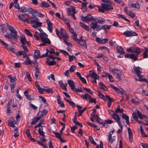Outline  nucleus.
<instances>
[{
	"instance_id": "79ce46f5",
	"label": "nucleus",
	"mask_w": 148,
	"mask_h": 148,
	"mask_svg": "<svg viewBox=\"0 0 148 148\" xmlns=\"http://www.w3.org/2000/svg\"><path fill=\"white\" fill-rule=\"evenodd\" d=\"M80 25L82 27H83L86 30H87L88 31H89V27L85 25V24H84V23H82V22H80Z\"/></svg>"
},
{
	"instance_id": "680f3d73",
	"label": "nucleus",
	"mask_w": 148,
	"mask_h": 148,
	"mask_svg": "<svg viewBox=\"0 0 148 148\" xmlns=\"http://www.w3.org/2000/svg\"><path fill=\"white\" fill-rule=\"evenodd\" d=\"M72 38L75 41H78L79 40V39L77 38V35L76 33H74V34H73Z\"/></svg>"
},
{
	"instance_id": "a18cd8bd",
	"label": "nucleus",
	"mask_w": 148,
	"mask_h": 148,
	"mask_svg": "<svg viewBox=\"0 0 148 148\" xmlns=\"http://www.w3.org/2000/svg\"><path fill=\"white\" fill-rule=\"evenodd\" d=\"M90 97V96L87 93H85L84 94L82 95L81 96V97H82L83 99L86 100H87L88 99H89Z\"/></svg>"
},
{
	"instance_id": "774afa93",
	"label": "nucleus",
	"mask_w": 148,
	"mask_h": 148,
	"mask_svg": "<svg viewBox=\"0 0 148 148\" xmlns=\"http://www.w3.org/2000/svg\"><path fill=\"white\" fill-rule=\"evenodd\" d=\"M91 116L93 117L94 119L96 120L100 118L97 115H95L94 114H91Z\"/></svg>"
},
{
	"instance_id": "ddd939ff",
	"label": "nucleus",
	"mask_w": 148,
	"mask_h": 148,
	"mask_svg": "<svg viewBox=\"0 0 148 148\" xmlns=\"http://www.w3.org/2000/svg\"><path fill=\"white\" fill-rule=\"evenodd\" d=\"M124 12L132 18L135 16V14L131 11L128 10L127 7H125L124 9Z\"/></svg>"
},
{
	"instance_id": "4c0bfd02",
	"label": "nucleus",
	"mask_w": 148,
	"mask_h": 148,
	"mask_svg": "<svg viewBox=\"0 0 148 148\" xmlns=\"http://www.w3.org/2000/svg\"><path fill=\"white\" fill-rule=\"evenodd\" d=\"M28 12H30V13H29L28 14H29L30 15V16H31V13L33 14V13H36L37 12V11L36 10L33 9L31 8H30L28 9Z\"/></svg>"
},
{
	"instance_id": "cd10ccee",
	"label": "nucleus",
	"mask_w": 148,
	"mask_h": 148,
	"mask_svg": "<svg viewBox=\"0 0 148 148\" xmlns=\"http://www.w3.org/2000/svg\"><path fill=\"white\" fill-rule=\"evenodd\" d=\"M136 113L138 115V117L140 119H142L144 118L147 119L146 116L145 115L142 114L138 110H137Z\"/></svg>"
},
{
	"instance_id": "de8ad7c7",
	"label": "nucleus",
	"mask_w": 148,
	"mask_h": 148,
	"mask_svg": "<svg viewBox=\"0 0 148 148\" xmlns=\"http://www.w3.org/2000/svg\"><path fill=\"white\" fill-rule=\"evenodd\" d=\"M20 41L21 43L23 45H24L26 43H27V41H26L25 37H21Z\"/></svg>"
},
{
	"instance_id": "a19ab883",
	"label": "nucleus",
	"mask_w": 148,
	"mask_h": 148,
	"mask_svg": "<svg viewBox=\"0 0 148 148\" xmlns=\"http://www.w3.org/2000/svg\"><path fill=\"white\" fill-rule=\"evenodd\" d=\"M130 7L131 8H134L138 9H139L140 8V6L139 4L137 3L132 4L130 6Z\"/></svg>"
},
{
	"instance_id": "e2e57ef3",
	"label": "nucleus",
	"mask_w": 148,
	"mask_h": 148,
	"mask_svg": "<svg viewBox=\"0 0 148 148\" xmlns=\"http://www.w3.org/2000/svg\"><path fill=\"white\" fill-rule=\"evenodd\" d=\"M84 89L87 92L89 93L91 95H93V92L91 91V90L89 88H87L86 87L84 88Z\"/></svg>"
},
{
	"instance_id": "09e8293b",
	"label": "nucleus",
	"mask_w": 148,
	"mask_h": 148,
	"mask_svg": "<svg viewBox=\"0 0 148 148\" xmlns=\"http://www.w3.org/2000/svg\"><path fill=\"white\" fill-rule=\"evenodd\" d=\"M44 123V120L43 119H41V120L38 123V124L36 125L35 127L34 128H36L38 127H40V126H42L41 125L42 124Z\"/></svg>"
},
{
	"instance_id": "49530a36",
	"label": "nucleus",
	"mask_w": 148,
	"mask_h": 148,
	"mask_svg": "<svg viewBox=\"0 0 148 148\" xmlns=\"http://www.w3.org/2000/svg\"><path fill=\"white\" fill-rule=\"evenodd\" d=\"M138 54H132L131 55L130 58L134 61H136L137 60V56Z\"/></svg>"
},
{
	"instance_id": "0e129e2a",
	"label": "nucleus",
	"mask_w": 148,
	"mask_h": 148,
	"mask_svg": "<svg viewBox=\"0 0 148 148\" xmlns=\"http://www.w3.org/2000/svg\"><path fill=\"white\" fill-rule=\"evenodd\" d=\"M26 75L27 76V79L29 81L31 82L32 81V79L31 77H30V74H29V73L27 72L26 73Z\"/></svg>"
},
{
	"instance_id": "69168bd1",
	"label": "nucleus",
	"mask_w": 148,
	"mask_h": 148,
	"mask_svg": "<svg viewBox=\"0 0 148 148\" xmlns=\"http://www.w3.org/2000/svg\"><path fill=\"white\" fill-rule=\"evenodd\" d=\"M55 31L56 32V34L58 36L59 38H60L61 39H62V37L61 36V34L60 35V32L57 29H56Z\"/></svg>"
},
{
	"instance_id": "a211bd4d",
	"label": "nucleus",
	"mask_w": 148,
	"mask_h": 148,
	"mask_svg": "<svg viewBox=\"0 0 148 148\" xmlns=\"http://www.w3.org/2000/svg\"><path fill=\"white\" fill-rule=\"evenodd\" d=\"M53 133L55 134L56 137L58 138L62 143H64L66 142L65 140H64L62 138V136L58 132H55L53 131Z\"/></svg>"
},
{
	"instance_id": "5701e85b",
	"label": "nucleus",
	"mask_w": 148,
	"mask_h": 148,
	"mask_svg": "<svg viewBox=\"0 0 148 148\" xmlns=\"http://www.w3.org/2000/svg\"><path fill=\"white\" fill-rule=\"evenodd\" d=\"M50 60H49V58H47V62H46V63L49 66H53L56 64V61L53 60V61L49 62Z\"/></svg>"
},
{
	"instance_id": "052dcab7",
	"label": "nucleus",
	"mask_w": 148,
	"mask_h": 148,
	"mask_svg": "<svg viewBox=\"0 0 148 148\" xmlns=\"http://www.w3.org/2000/svg\"><path fill=\"white\" fill-rule=\"evenodd\" d=\"M148 52V49H146L144 51L143 54V58H146L147 57V53Z\"/></svg>"
},
{
	"instance_id": "37998d69",
	"label": "nucleus",
	"mask_w": 148,
	"mask_h": 148,
	"mask_svg": "<svg viewBox=\"0 0 148 148\" xmlns=\"http://www.w3.org/2000/svg\"><path fill=\"white\" fill-rule=\"evenodd\" d=\"M32 62L30 60L28 56H27L26 60L24 62L25 64L26 65H27V64H31Z\"/></svg>"
},
{
	"instance_id": "e433bc0d",
	"label": "nucleus",
	"mask_w": 148,
	"mask_h": 148,
	"mask_svg": "<svg viewBox=\"0 0 148 148\" xmlns=\"http://www.w3.org/2000/svg\"><path fill=\"white\" fill-rule=\"evenodd\" d=\"M99 85L100 87L101 88L105 91H106L107 90V89L105 85H104L103 83L101 82H99Z\"/></svg>"
},
{
	"instance_id": "864d4df0",
	"label": "nucleus",
	"mask_w": 148,
	"mask_h": 148,
	"mask_svg": "<svg viewBox=\"0 0 148 148\" xmlns=\"http://www.w3.org/2000/svg\"><path fill=\"white\" fill-rule=\"evenodd\" d=\"M9 124L10 125L11 127H12L13 128H14V127H15V128H14V130H17V127L14 125L13 123V121H10L9 123Z\"/></svg>"
},
{
	"instance_id": "bf43d9fd",
	"label": "nucleus",
	"mask_w": 148,
	"mask_h": 148,
	"mask_svg": "<svg viewBox=\"0 0 148 148\" xmlns=\"http://www.w3.org/2000/svg\"><path fill=\"white\" fill-rule=\"evenodd\" d=\"M7 112H6L7 114H9L10 113H11V112L10 110V105L9 104H7Z\"/></svg>"
},
{
	"instance_id": "393cba45",
	"label": "nucleus",
	"mask_w": 148,
	"mask_h": 148,
	"mask_svg": "<svg viewBox=\"0 0 148 148\" xmlns=\"http://www.w3.org/2000/svg\"><path fill=\"white\" fill-rule=\"evenodd\" d=\"M61 34L62 35L63 37L66 38H69V36L67 35L66 31L63 29H60Z\"/></svg>"
},
{
	"instance_id": "412c9836",
	"label": "nucleus",
	"mask_w": 148,
	"mask_h": 148,
	"mask_svg": "<svg viewBox=\"0 0 148 148\" xmlns=\"http://www.w3.org/2000/svg\"><path fill=\"white\" fill-rule=\"evenodd\" d=\"M101 7L107 10H111L113 9V7L111 5L103 3L101 4Z\"/></svg>"
},
{
	"instance_id": "473e14b6",
	"label": "nucleus",
	"mask_w": 148,
	"mask_h": 148,
	"mask_svg": "<svg viewBox=\"0 0 148 148\" xmlns=\"http://www.w3.org/2000/svg\"><path fill=\"white\" fill-rule=\"evenodd\" d=\"M88 3L87 2H83L82 4V10L83 12L86 11L87 9V5Z\"/></svg>"
},
{
	"instance_id": "a878e982",
	"label": "nucleus",
	"mask_w": 148,
	"mask_h": 148,
	"mask_svg": "<svg viewBox=\"0 0 148 148\" xmlns=\"http://www.w3.org/2000/svg\"><path fill=\"white\" fill-rule=\"evenodd\" d=\"M132 50V53H136L135 54H139L140 53V50L138 47H131Z\"/></svg>"
},
{
	"instance_id": "1a4fd4ad",
	"label": "nucleus",
	"mask_w": 148,
	"mask_h": 148,
	"mask_svg": "<svg viewBox=\"0 0 148 148\" xmlns=\"http://www.w3.org/2000/svg\"><path fill=\"white\" fill-rule=\"evenodd\" d=\"M124 34L126 37H127L138 35L137 33L135 32H133L131 31H126L124 33Z\"/></svg>"
},
{
	"instance_id": "603ef678",
	"label": "nucleus",
	"mask_w": 148,
	"mask_h": 148,
	"mask_svg": "<svg viewBox=\"0 0 148 148\" xmlns=\"http://www.w3.org/2000/svg\"><path fill=\"white\" fill-rule=\"evenodd\" d=\"M20 11L22 12H28V9L27 8L24 6L22 7L21 8H20Z\"/></svg>"
},
{
	"instance_id": "3c124183",
	"label": "nucleus",
	"mask_w": 148,
	"mask_h": 148,
	"mask_svg": "<svg viewBox=\"0 0 148 148\" xmlns=\"http://www.w3.org/2000/svg\"><path fill=\"white\" fill-rule=\"evenodd\" d=\"M89 101L90 103H94L95 104L96 103V100L95 99H93L91 96L89 99Z\"/></svg>"
},
{
	"instance_id": "8fccbe9b",
	"label": "nucleus",
	"mask_w": 148,
	"mask_h": 148,
	"mask_svg": "<svg viewBox=\"0 0 148 148\" xmlns=\"http://www.w3.org/2000/svg\"><path fill=\"white\" fill-rule=\"evenodd\" d=\"M25 32L26 34L28 36H29L31 37L32 36V34L30 32V31L27 29H24Z\"/></svg>"
},
{
	"instance_id": "58836bf2",
	"label": "nucleus",
	"mask_w": 148,
	"mask_h": 148,
	"mask_svg": "<svg viewBox=\"0 0 148 148\" xmlns=\"http://www.w3.org/2000/svg\"><path fill=\"white\" fill-rule=\"evenodd\" d=\"M112 117L116 122H117L120 120V118L116 113L115 114H114V115Z\"/></svg>"
},
{
	"instance_id": "c03bdc74",
	"label": "nucleus",
	"mask_w": 148,
	"mask_h": 148,
	"mask_svg": "<svg viewBox=\"0 0 148 148\" xmlns=\"http://www.w3.org/2000/svg\"><path fill=\"white\" fill-rule=\"evenodd\" d=\"M140 68L139 67H136L135 66H134L133 69L134 71L136 72L135 74H136L138 73H141V72L140 71Z\"/></svg>"
},
{
	"instance_id": "6ab92c4d",
	"label": "nucleus",
	"mask_w": 148,
	"mask_h": 148,
	"mask_svg": "<svg viewBox=\"0 0 148 148\" xmlns=\"http://www.w3.org/2000/svg\"><path fill=\"white\" fill-rule=\"evenodd\" d=\"M27 14H25L27 16ZM24 14H20L18 16V18L21 20L25 22H26L27 23H29V21L27 18L24 16Z\"/></svg>"
},
{
	"instance_id": "13d9d810",
	"label": "nucleus",
	"mask_w": 148,
	"mask_h": 148,
	"mask_svg": "<svg viewBox=\"0 0 148 148\" xmlns=\"http://www.w3.org/2000/svg\"><path fill=\"white\" fill-rule=\"evenodd\" d=\"M26 98L29 100H34L35 99L34 96L32 95H30L27 96Z\"/></svg>"
},
{
	"instance_id": "6e6d98bb",
	"label": "nucleus",
	"mask_w": 148,
	"mask_h": 148,
	"mask_svg": "<svg viewBox=\"0 0 148 148\" xmlns=\"http://www.w3.org/2000/svg\"><path fill=\"white\" fill-rule=\"evenodd\" d=\"M118 16H119V17L125 20V21L129 22V23L130 22V21L129 20L126 18L125 17H124L123 15H121V14H118Z\"/></svg>"
},
{
	"instance_id": "dca6fc26",
	"label": "nucleus",
	"mask_w": 148,
	"mask_h": 148,
	"mask_svg": "<svg viewBox=\"0 0 148 148\" xmlns=\"http://www.w3.org/2000/svg\"><path fill=\"white\" fill-rule=\"evenodd\" d=\"M96 40L97 42L101 44H103L107 42L108 41V39L107 38H100L97 37L96 38Z\"/></svg>"
},
{
	"instance_id": "ea45409f",
	"label": "nucleus",
	"mask_w": 148,
	"mask_h": 148,
	"mask_svg": "<svg viewBox=\"0 0 148 148\" xmlns=\"http://www.w3.org/2000/svg\"><path fill=\"white\" fill-rule=\"evenodd\" d=\"M41 6L45 8H48L50 6V5L47 3L45 2H42L41 3Z\"/></svg>"
},
{
	"instance_id": "9d476101",
	"label": "nucleus",
	"mask_w": 148,
	"mask_h": 148,
	"mask_svg": "<svg viewBox=\"0 0 148 148\" xmlns=\"http://www.w3.org/2000/svg\"><path fill=\"white\" fill-rule=\"evenodd\" d=\"M110 86L111 88H112L113 89L115 90L116 92L118 94H120L122 95H124L125 94L126 92L124 90H121L119 89H118L116 87L114 86L111 84H110Z\"/></svg>"
},
{
	"instance_id": "9b49d317",
	"label": "nucleus",
	"mask_w": 148,
	"mask_h": 148,
	"mask_svg": "<svg viewBox=\"0 0 148 148\" xmlns=\"http://www.w3.org/2000/svg\"><path fill=\"white\" fill-rule=\"evenodd\" d=\"M91 77L93 78V82L95 84H97V79H99V77L98 75L95 72L93 71L92 73L89 75Z\"/></svg>"
},
{
	"instance_id": "aec40b11",
	"label": "nucleus",
	"mask_w": 148,
	"mask_h": 148,
	"mask_svg": "<svg viewBox=\"0 0 148 148\" xmlns=\"http://www.w3.org/2000/svg\"><path fill=\"white\" fill-rule=\"evenodd\" d=\"M35 64V67L36 71L35 73V75L36 77V78H38V74L40 73L39 72V69L38 67L37 63L36 61L35 62H34Z\"/></svg>"
},
{
	"instance_id": "0eeeda50",
	"label": "nucleus",
	"mask_w": 148,
	"mask_h": 148,
	"mask_svg": "<svg viewBox=\"0 0 148 148\" xmlns=\"http://www.w3.org/2000/svg\"><path fill=\"white\" fill-rule=\"evenodd\" d=\"M7 27L9 30L11 32V33H12V35L13 36V37L14 38V39H17V32L15 30L12 26L9 25L8 24H7Z\"/></svg>"
},
{
	"instance_id": "2f4dec72",
	"label": "nucleus",
	"mask_w": 148,
	"mask_h": 148,
	"mask_svg": "<svg viewBox=\"0 0 148 148\" xmlns=\"http://www.w3.org/2000/svg\"><path fill=\"white\" fill-rule=\"evenodd\" d=\"M111 26L110 25H102L101 26V30L102 29L106 31L107 30H108L110 28Z\"/></svg>"
},
{
	"instance_id": "c85d7f7f",
	"label": "nucleus",
	"mask_w": 148,
	"mask_h": 148,
	"mask_svg": "<svg viewBox=\"0 0 148 148\" xmlns=\"http://www.w3.org/2000/svg\"><path fill=\"white\" fill-rule=\"evenodd\" d=\"M89 140L92 144L97 145L96 148H99V145H97L96 143L93 140V137L91 136H89Z\"/></svg>"
},
{
	"instance_id": "c756f323",
	"label": "nucleus",
	"mask_w": 148,
	"mask_h": 148,
	"mask_svg": "<svg viewBox=\"0 0 148 148\" xmlns=\"http://www.w3.org/2000/svg\"><path fill=\"white\" fill-rule=\"evenodd\" d=\"M40 53L39 50H36L34 52V58L35 59H38L40 58Z\"/></svg>"
},
{
	"instance_id": "20e7f679",
	"label": "nucleus",
	"mask_w": 148,
	"mask_h": 148,
	"mask_svg": "<svg viewBox=\"0 0 148 148\" xmlns=\"http://www.w3.org/2000/svg\"><path fill=\"white\" fill-rule=\"evenodd\" d=\"M90 27L94 31L98 32L101 30V26L95 21L91 23Z\"/></svg>"
},
{
	"instance_id": "f704fd0d",
	"label": "nucleus",
	"mask_w": 148,
	"mask_h": 148,
	"mask_svg": "<svg viewBox=\"0 0 148 148\" xmlns=\"http://www.w3.org/2000/svg\"><path fill=\"white\" fill-rule=\"evenodd\" d=\"M43 126H41L40 127H39L38 130V133L39 134L42 136H45L44 135L45 132L43 131Z\"/></svg>"
},
{
	"instance_id": "f03ea898",
	"label": "nucleus",
	"mask_w": 148,
	"mask_h": 148,
	"mask_svg": "<svg viewBox=\"0 0 148 148\" xmlns=\"http://www.w3.org/2000/svg\"><path fill=\"white\" fill-rule=\"evenodd\" d=\"M97 92L98 93V95L101 98L103 99L105 101L107 99H108V108L110 107L111 106L112 102L114 101V99L107 95L105 96L99 91H97Z\"/></svg>"
},
{
	"instance_id": "bb28decb",
	"label": "nucleus",
	"mask_w": 148,
	"mask_h": 148,
	"mask_svg": "<svg viewBox=\"0 0 148 148\" xmlns=\"http://www.w3.org/2000/svg\"><path fill=\"white\" fill-rule=\"evenodd\" d=\"M117 51L118 53L123 54L125 52L123 48L121 46H118L116 47Z\"/></svg>"
},
{
	"instance_id": "72a5a7b5",
	"label": "nucleus",
	"mask_w": 148,
	"mask_h": 148,
	"mask_svg": "<svg viewBox=\"0 0 148 148\" xmlns=\"http://www.w3.org/2000/svg\"><path fill=\"white\" fill-rule=\"evenodd\" d=\"M78 42L82 46L86 48V45L85 41L83 39L79 40Z\"/></svg>"
},
{
	"instance_id": "f3484780",
	"label": "nucleus",
	"mask_w": 148,
	"mask_h": 148,
	"mask_svg": "<svg viewBox=\"0 0 148 148\" xmlns=\"http://www.w3.org/2000/svg\"><path fill=\"white\" fill-rule=\"evenodd\" d=\"M46 23L47 25V28L48 29L50 32H51L52 31V28L53 24L48 19L46 20Z\"/></svg>"
},
{
	"instance_id": "7ed1b4c3",
	"label": "nucleus",
	"mask_w": 148,
	"mask_h": 148,
	"mask_svg": "<svg viewBox=\"0 0 148 148\" xmlns=\"http://www.w3.org/2000/svg\"><path fill=\"white\" fill-rule=\"evenodd\" d=\"M68 83L71 87V89L73 91L76 92H83L82 88H80V89H77L75 87V83L72 80H68Z\"/></svg>"
},
{
	"instance_id": "f8f14e48",
	"label": "nucleus",
	"mask_w": 148,
	"mask_h": 148,
	"mask_svg": "<svg viewBox=\"0 0 148 148\" xmlns=\"http://www.w3.org/2000/svg\"><path fill=\"white\" fill-rule=\"evenodd\" d=\"M47 112L48 111L47 110L44 109L42 111L38 112L37 114V116L40 118V119H41L45 116Z\"/></svg>"
},
{
	"instance_id": "4468645a",
	"label": "nucleus",
	"mask_w": 148,
	"mask_h": 148,
	"mask_svg": "<svg viewBox=\"0 0 148 148\" xmlns=\"http://www.w3.org/2000/svg\"><path fill=\"white\" fill-rule=\"evenodd\" d=\"M71 8H68V14L71 16L73 14H75L77 12H75V8L74 7L71 6Z\"/></svg>"
},
{
	"instance_id": "423d86ee",
	"label": "nucleus",
	"mask_w": 148,
	"mask_h": 148,
	"mask_svg": "<svg viewBox=\"0 0 148 148\" xmlns=\"http://www.w3.org/2000/svg\"><path fill=\"white\" fill-rule=\"evenodd\" d=\"M81 19L84 22H90L94 20V17H92L91 15L90 14H88L85 16H81Z\"/></svg>"
},
{
	"instance_id": "b1692460",
	"label": "nucleus",
	"mask_w": 148,
	"mask_h": 148,
	"mask_svg": "<svg viewBox=\"0 0 148 148\" xmlns=\"http://www.w3.org/2000/svg\"><path fill=\"white\" fill-rule=\"evenodd\" d=\"M128 131L129 134V138L130 141L132 143L133 141V134L131 129L130 128H128Z\"/></svg>"
},
{
	"instance_id": "c9c22d12",
	"label": "nucleus",
	"mask_w": 148,
	"mask_h": 148,
	"mask_svg": "<svg viewBox=\"0 0 148 148\" xmlns=\"http://www.w3.org/2000/svg\"><path fill=\"white\" fill-rule=\"evenodd\" d=\"M39 118L38 116L37 117H34L32 119V121L31 122V125H34L40 119Z\"/></svg>"
},
{
	"instance_id": "39448f33",
	"label": "nucleus",
	"mask_w": 148,
	"mask_h": 148,
	"mask_svg": "<svg viewBox=\"0 0 148 148\" xmlns=\"http://www.w3.org/2000/svg\"><path fill=\"white\" fill-rule=\"evenodd\" d=\"M47 35L44 32L40 34L41 41L42 42H45L48 44H50L51 42L50 40L47 38Z\"/></svg>"
},
{
	"instance_id": "5fc2aeb1",
	"label": "nucleus",
	"mask_w": 148,
	"mask_h": 148,
	"mask_svg": "<svg viewBox=\"0 0 148 148\" xmlns=\"http://www.w3.org/2000/svg\"><path fill=\"white\" fill-rule=\"evenodd\" d=\"M76 66L75 65H72L71 66L70 69L69 71L71 72H73L76 69Z\"/></svg>"
},
{
	"instance_id": "f257e3e1",
	"label": "nucleus",
	"mask_w": 148,
	"mask_h": 148,
	"mask_svg": "<svg viewBox=\"0 0 148 148\" xmlns=\"http://www.w3.org/2000/svg\"><path fill=\"white\" fill-rule=\"evenodd\" d=\"M31 16H30L29 14H27V16L29 19H33L31 21L30 23L32 25V27L35 28H36L37 27H40L42 26V23L39 22L38 18L36 16L32 14H31Z\"/></svg>"
},
{
	"instance_id": "4d7b16f0",
	"label": "nucleus",
	"mask_w": 148,
	"mask_h": 148,
	"mask_svg": "<svg viewBox=\"0 0 148 148\" xmlns=\"http://www.w3.org/2000/svg\"><path fill=\"white\" fill-rule=\"evenodd\" d=\"M57 101L61 107H64V105L62 101L60 100L59 99H57Z\"/></svg>"
},
{
	"instance_id": "2eb2a0df",
	"label": "nucleus",
	"mask_w": 148,
	"mask_h": 148,
	"mask_svg": "<svg viewBox=\"0 0 148 148\" xmlns=\"http://www.w3.org/2000/svg\"><path fill=\"white\" fill-rule=\"evenodd\" d=\"M2 44L3 46H4L7 50H10L14 53L15 52V49L13 47L10 46L8 44L5 42L4 41H2Z\"/></svg>"
},
{
	"instance_id": "7c9ffc66",
	"label": "nucleus",
	"mask_w": 148,
	"mask_h": 148,
	"mask_svg": "<svg viewBox=\"0 0 148 148\" xmlns=\"http://www.w3.org/2000/svg\"><path fill=\"white\" fill-rule=\"evenodd\" d=\"M122 117L123 119L125 120L126 123L127 125L129 124V117L127 115L124 114H122Z\"/></svg>"
},
{
	"instance_id": "338daca9",
	"label": "nucleus",
	"mask_w": 148,
	"mask_h": 148,
	"mask_svg": "<svg viewBox=\"0 0 148 148\" xmlns=\"http://www.w3.org/2000/svg\"><path fill=\"white\" fill-rule=\"evenodd\" d=\"M107 75H108L107 76V77L109 78L110 81L111 82H113L114 81L113 77L109 73L108 74H107Z\"/></svg>"
},
{
	"instance_id": "4be33fe9",
	"label": "nucleus",
	"mask_w": 148,
	"mask_h": 148,
	"mask_svg": "<svg viewBox=\"0 0 148 148\" xmlns=\"http://www.w3.org/2000/svg\"><path fill=\"white\" fill-rule=\"evenodd\" d=\"M94 20H95V22H97V23L100 24H102L103 23L105 22V19L104 18L99 17L97 18H94Z\"/></svg>"
},
{
	"instance_id": "6e6552de",
	"label": "nucleus",
	"mask_w": 148,
	"mask_h": 148,
	"mask_svg": "<svg viewBox=\"0 0 148 148\" xmlns=\"http://www.w3.org/2000/svg\"><path fill=\"white\" fill-rule=\"evenodd\" d=\"M7 77L10 80L11 91L12 92H14V89L15 87L14 85L16 84L15 81L14 79L12 77L11 75H8Z\"/></svg>"
}]
</instances>
